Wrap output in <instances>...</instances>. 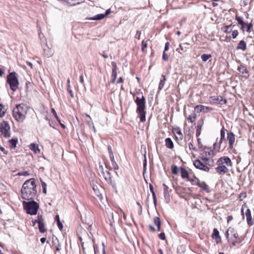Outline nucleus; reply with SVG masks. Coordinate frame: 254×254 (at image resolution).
Instances as JSON below:
<instances>
[{
	"mask_svg": "<svg viewBox=\"0 0 254 254\" xmlns=\"http://www.w3.org/2000/svg\"><path fill=\"white\" fill-rule=\"evenodd\" d=\"M216 164L218 166L215 168V170L220 175L225 174L229 171V169L224 165V164H225L227 167H231L232 166V162L228 156L220 157L217 160Z\"/></svg>",
	"mask_w": 254,
	"mask_h": 254,
	"instance_id": "nucleus-1",
	"label": "nucleus"
},
{
	"mask_svg": "<svg viewBox=\"0 0 254 254\" xmlns=\"http://www.w3.org/2000/svg\"><path fill=\"white\" fill-rule=\"evenodd\" d=\"M135 102L137 106L136 113L140 118V121L141 122H144L146 121V112L145 111V99L143 95L141 98L137 97L135 100Z\"/></svg>",
	"mask_w": 254,
	"mask_h": 254,
	"instance_id": "nucleus-2",
	"label": "nucleus"
},
{
	"mask_svg": "<svg viewBox=\"0 0 254 254\" xmlns=\"http://www.w3.org/2000/svg\"><path fill=\"white\" fill-rule=\"evenodd\" d=\"M21 197L23 199H32V178L26 181L21 190Z\"/></svg>",
	"mask_w": 254,
	"mask_h": 254,
	"instance_id": "nucleus-3",
	"label": "nucleus"
},
{
	"mask_svg": "<svg viewBox=\"0 0 254 254\" xmlns=\"http://www.w3.org/2000/svg\"><path fill=\"white\" fill-rule=\"evenodd\" d=\"M26 114V106L24 104H19L13 110V116L19 122H22L25 119Z\"/></svg>",
	"mask_w": 254,
	"mask_h": 254,
	"instance_id": "nucleus-4",
	"label": "nucleus"
},
{
	"mask_svg": "<svg viewBox=\"0 0 254 254\" xmlns=\"http://www.w3.org/2000/svg\"><path fill=\"white\" fill-rule=\"evenodd\" d=\"M6 82L9 85L10 89L15 91L19 85L17 74L14 71L9 73L7 76Z\"/></svg>",
	"mask_w": 254,
	"mask_h": 254,
	"instance_id": "nucleus-5",
	"label": "nucleus"
},
{
	"mask_svg": "<svg viewBox=\"0 0 254 254\" xmlns=\"http://www.w3.org/2000/svg\"><path fill=\"white\" fill-rule=\"evenodd\" d=\"M10 126L8 123L3 121L0 124V131L5 138L10 136Z\"/></svg>",
	"mask_w": 254,
	"mask_h": 254,
	"instance_id": "nucleus-6",
	"label": "nucleus"
},
{
	"mask_svg": "<svg viewBox=\"0 0 254 254\" xmlns=\"http://www.w3.org/2000/svg\"><path fill=\"white\" fill-rule=\"evenodd\" d=\"M227 130L224 128V127L220 130V138L219 140V142H217L218 139L216 140V142L213 144L214 149L217 151H219L221 148V145L223 141H225V131Z\"/></svg>",
	"mask_w": 254,
	"mask_h": 254,
	"instance_id": "nucleus-7",
	"label": "nucleus"
},
{
	"mask_svg": "<svg viewBox=\"0 0 254 254\" xmlns=\"http://www.w3.org/2000/svg\"><path fill=\"white\" fill-rule=\"evenodd\" d=\"M228 233H230V235L232 236L235 240L232 242L233 246H236L237 244L241 243L242 240L241 237H239L237 232L234 228L230 227L228 229Z\"/></svg>",
	"mask_w": 254,
	"mask_h": 254,
	"instance_id": "nucleus-8",
	"label": "nucleus"
},
{
	"mask_svg": "<svg viewBox=\"0 0 254 254\" xmlns=\"http://www.w3.org/2000/svg\"><path fill=\"white\" fill-rule=\"evenodd\" d=\"M34 223H37L38 224V227L40 232L44 233L46 232L47 229L45 228L44 219L41 215L38 216V219L36 220Z\"/></svg>",
	"mask_w": 254,
	"mask_h": 254,
	"instance_id": "nucleus-9",
	"label": "nucleus"
},
{
	"mask_svg": "<svg viewBox=\"0 0 254 254\" xmlns=\"http://www.w3.org/2000/svg\"><path fill=\"white\" fill-rule=\"evenodd\" d=\"M194 110L197 113L202 112L203 113H207L212 111L213 109L210 107L199 105L195 107Z\"/></svg>",
	"mask_w": 254,
	"mask_h": 254,
	"instance_id": "nucleus-10",
	"label": "nucleus"
},
{
	"mask_svg": "<svg viewBox=\"0 0 254 254\" xmlns=\"http://www.w3.org/2000/svg\"><path fill=\"white\" fill-rule=\"evenodd\" d=\"M193 165L197 169H199L206 172H208L209 171V168L202 163L201 161L198 159L194 161Z\"/></svg>",
	"mask_w": 254,
	"mask_h": 254,
	"instance_id": "nucleus-11",
	"label": "nucleus"
},
{
	"mask_svg": "<svg viewBox=\"0 0 254 254\" xmlns=\"http://www.w3.org/2000/svg\"><path fill=\"white\" fill-rule=\"evenodd\" d=\"M22 203L24 209L26 213L32 215V199L28 200V201H23Z\"/></svg>",
	"mask_w": 254,
	"mask_h": 254,
	"instance_id": "nucleus-12",
	"label": "nucleus"
},
{
	"mask_svg": "<svg viewBox=\"0 0 254 254\" xmlns=\"http://www.w3.org/2000/svg\"><path fill=\"white\" fill-rule=\"evenodd\" d=\"M227 139L229 143V148L232 149L233 147L235 140V137L233 132L227 131Z\"/></svg>",
	"mask_w": 254,
	"mask_h": 254,
	"instance_id": "nucleus-13",
	"label": "nucleus"
},
{
	"mask_svg": "<svg viewBox=\"0 0 254 254\" xmlns=\"http://www.w3.org/2000/svg\"><path fill=\"white\" fill-rule=\"evenodd\" d=\"M245 215L247 219V221L249 225H253L254 224V222L252 220V215H251V212L249 208H248L246 210V211L245 212Z\"/></svg>",
	"mask_w": 254,
	"mask_h": 254,
	"instance_id": "nucleus-14",
	"label": "nucleus"
},
{
	"mask_svg": "<svg viewBox=\"0 0 254 254\" xmlns=\"http://www.w3.org/2000/svg\"><path fill=\"white\" fill-rule=\"evenodd\" d=\"M197 185L201 189V190L205 192H208L210 191L208 186L204 182L198 181L197 183Z\"/></svg>",
	"mask_w": 254,
	"mask_h": 254,
	"instance_id": "nucleus-15",
	"label": "nucleus"
},
{
	"mask_svg": "<svg viewBox=\"0 0 254 254\" xmlns=\"http://www.w3.org/2000/svg\"><path fill=\"white\" fill-rule=\"evenodd\" d=\"M173 132L175 135V137L177 140H182L183 137V135L181 132V130L180 128H175L173 130Z\"/></svg>",
	"mask_w": 254,
	"mask_h": 254,
	"instance_id": "nucleus-16",
	"label": "nucleus"
},
{
	"mask_svg": "<svg viewBox=\"0 0 254 254\" xmlns=\"http://www.w3.org/2000/svg\"><path fill=\"white\" fill-rule=\"evenodd\" d=\"M212 99L216 102V103L220 104L221 105L226 104L227 101L226 99H223L222 96L215 97L214 96L212 98Z\"/></svg>",
	"mask_w": 254,
	"mask_h": 254,
	"instance_id": "nucleus-17",
	"label": "nucleus"
},
{
	"mask_svg": "<svg viewBox=\"0 0 254 254\" xmlns=\"http://www.w3.org/2000/svg\"><path fill=\"white\" fill-rule=\"evenodd\" d=\"M212 237L213 239H215L217 243H218L219 242L221 241V237L219 236V231L216 229H214L213 230Z\"/></svg>",
	"mask_w": 254,
	"mask_h": 254,
	"instance_id": "nucleus-18",
	"label": "nucleus"
},
{
	"mask_svg": "<svg viewBox=\"0 0 254 254\" xmlns=\"http://www.w3.org/2000/svg\"><path fill=\"white\" fill-rule=\"evenodd\" d=\"M103 176L104 179L110 184H112V179L111 177L110 173L109 171H106V173L103 172H102Z\"/></svg>",
	"mask_w": 254,
	"mask_h": 254,
	"instance_id": "nucleus-19",
	"label": "nucleus"
},
{
	"mask_svg": "<svg viewBox=\"0 0 254 254\" xmlns=\"http://www.w3.org/2000/svg\"><path fill=\"white\" fill-rule=\"evenodd\" d=\"M237 49L242 50L244 51H245L247 49V45L245 41L244 40L240 41L238 44Z\"/></svg>",
	"mask_w": 254,
	"mask_h": 254,
	"instance_id": "nucleus-20",
	"label": "nucleus"
},
{
	"mask_svg": "<svg viewBox=\"0 0 254 254\" xmlns=\"http://www.w3.org/2000/svg\"><path fill=\"white\" fill-rule=\"evenodd\" d=\"M18 142L17 138H12L10 140H9V146L11 148L13 149L15 148L16 146V145Z\"/></svg>",
	"mask_w": 254,
	"mask_h": 254,
	"instance_id": "nucleus-21",
	"label": "nucleus"
},
{
	"mask_svg": "<svg viewBox=\"0 0 254 254\" xmlns=\"http://www.w3.org/2000/svg\"><path fill=\"white\" fill-rule=\"evenodd\" d=\"M117 216L118 213L117 212H115V214L114 212L112 211H109L108 212V217L109 219V221L110 223H113L114 222V216Z\"/></svg>",
	"mask_w": 254,
	"mask_h": 254,
	"instance_id": "nucleus-22",
	"label": "nucleus"
},
{
	"mask_svg": "<svg viewBox=\"0 0 254 254\" xmlns=\"http://www.w3.org/2000/svg\"><path fill=\"white\" fill-rule=\"evenodd\" d=\"M165 145L167 147L170 149H172L174 147V143L172 139L169 137L166 138Z\"/></svg>",
	"mask_w": 254,
	"mask_h": 254,
	"instance_id": "nucleus-23",
	"label": "nucleus"
},
{
	"mask_svg": "<svg viewBox=\"0 0 254 254\" xmlns=\"http://www.w3.org/2000/svg\"><path fill=\"white\" fill-rule=\"evenodd\" d=\"M53 247H55V248L56 249V251H60L61 249V246L59 244V240L57 238H56L55 239H53Z\"/></svg>",
	"mask_w": 254,
	"mask_h": 254,
	"instance_id": "nucleus-24",
	"label": "nucleus"
},
{
	"mask_svg": "<svg viewBox=\"0 0 254 254\" xmlns=\"http://www.w3.org/2000/svg\"><path fill=\"white\" fill-rule=\"evenodd\" d=\"M203 125V120H200L198 121V125H197V128L196 132V135L197 136H199L200 134L201 130V128H202Z\"/></svg>",
	"mask_w": 254,
	"mask_h": 254,
	"instance_id": "nucleus-25",
	"label": "nucleus"
},
{
	"mask_svg": "<svg viewBox=\"0 0 254 254\" xmlns=\"http://www.w3.org/2000/svg\"><path fill=\"white\" fill-rule=\"evenodd\" d=\"M237 70L241 73L244 74H248V71L246 68V67L244 65H241L239 66L237 68Z\"/></svg>",
	"mask_w": 254,
	"mask_h": 254,
	"instance_id": "nucleus-26",
	"label": "nucleus"
},
{
	"mask_svg": "<svg viewBox=\"0 0 254 254\" xmlns=\"http://www.w3.org/2000/svg\"><path fill=\"white\" fill-rule=\"evenodd\" d=\"M39 208V204L33 200V215H36Z\"/></svg>",
	"mask_w": 254,
	"mask_h": 254,
	"instance_id": "nucleus-27",
	"label": "nucleus"
},
{
	"mask_svg": "<svg viewBox=\"0 0 254 254\" xmlns=\"http://www.w3.org/2000/svg\"><path fill=\"white\" fill-rule=\"evenodd\" d=\"M181 177L183 179L188 178L189 177V173L188 171L183 167L181 168Z\"/></svg>",
	"mask_w": 254,
	"mask_h": 254,
	"instance_id": "nucleus-28",
	"label": "nucleus"
},
{
	"mask_svg": "<svg viewBox=\"0 0 254 254\" xmlns=\"http://www.w3.org/2000/svg\"><path fill=\"white\" fill-rule=\"evenodd\" d=\"M93 190H94L95 193H96V195L98 197V198L101 200L102 199V195L101 193L100 192V191L98 190V188L97 186L94 185L93 186Z\"/></svg>",
	"mask_w": 254,
	"mask_h": 254,
	"instance_id": "nucleus-29",
	"label": "nucleus"
},
{
	"mask_svg": "<svg viewBox=\"0 0 254 254\" xmlns=\"http://www.w3.org/2000/svg\"><path fill=\"white\" fill-rule=\"evenodd\" d=\"M110 158V160H111V161L112 163V165L113 167H114V168L115 169H118L119 168V167L115 160L113 153H111Z\"/></svg>",
	"mask_w": 254,
	"mask_h": 254,
	"instance_id": "nucleus-30",
	"label": "nucleus"
},
{
	"mask_svg": "<svg viewBox=\"0 0 254 254\" xmlns=\"http://www.w3.org/2000/svg\"><path fill=\"white\" fill-rule=\"evenodd\" d=\"M234 25H232L230 24L229 25H227L226 26H224L222 28V30L226 33H230L232 30V27H234Z\"/></svg>",
	"mask_w": 254,
	"mask_h": 254,
	"instance_id": "nucleus-31",
	"label": "nucleus"
},
{
	"mask_svg": "<svg viewBox=\"0 0 254 254\" xmlns=\"http://www.w3.org/2000/svg\"><path fill=\"white\" fill-rule=\"evenodd\" d=\"M105 16L103 14H99L94 17L90 18L89 19L92 20H99L103 19Z\"/></svg>",
	"mask_w": 254,
	"mask_h": 254,
	"instance_id": "nucleus-32",
	"label": "nucleus"
},
{
	"mask_svg": "<svg viewBox=\"0 0 254 254\" xmlns=\"http://www.w3.org/2000/svg\"><path fill=\"white\" fill-rule=\"evenodd\" d=\"M33 152L36 154H40L41 151L39 148L38 145L33 143Z\"/></svg>",
	"mask_w": 254,
	"mask_h": 254,
	"instance_id": "nucleus-33",
	"label": "nucleus"
},
{
	"mask_svg": "<svg viewBox=\"0 0 254 254\" xmlns=\"http://www.w3.org/2000/svg\"><path fill=\"white\" fill-rule=\"evenodd\" d=\"M162 77H163V79L160 80V82L159 85V87H158V89L159 90H161L164 87L165 81L166 80L165 75H162Z\"/></svg>",
	"mask_w": 254,
	"mask_h": 254,
	"instance_id": "nucleus-34",
	"label": "nucleus"
},
{
	"mask_svg": "<svg viewBox=\"0 0 254 254\" xmlns=\"http://www.w3.org/2000/svg\"><path fill=\"white\" fill-rule=\"evenodd\" d=\"M236 19L238 21V23L241 25L242 29H243V25H246V24L245 22H244L243 20V18L242 17L236 16Z\"/></svg>",
	"mask_w": 254,
	"mask_h": 254,
	"instance_id": "nucleus-35",
	"label": "nucleus"
},
{
	"mask_svg": "<svg viewBox=\"0 0 254 254\" xmlns=\"http://www.w3.org/2000/svg\"><path fill=\"white\" fill-rule=\"evenodd\" d=\"M6 112V109L0 103V118L4 116Z\"/></svg>",
	"mask_w": 254,
	"mask_h": 254,
	"instance_id": "nucleus-36",
	"label": "nucleus"
},
{
	"mask_svg": "<svg viewBox=\"0 0 254 254\" xmlns=\"http://www.w3.org/2000/svg\"><path fill=\"white\" fill-rule=\"evenodd\" d=\"M55 220L56 221H57V224H58V226L60 230H62L63 228V226L62 222L60 221V217L58 215L56 216Z\"/></svg>",
	"mask_w": 254,
	"mask_h": 254,
	"instance_id": "nucleus-37",
	"label": "nucleus"
},
{
	"mask_svg": "<svg viewBox=\"0 0 254 254\" xmlns=\"http://www.w3.org/2000/svg\"><path fill=\"white\" fill-rule=\"evenodd\" d=\"M67 90L68 92V93L70 94L71 97H73V94L72 91L70 86V80L69 78L67 79Z\"/></svg>",
	"mask_w": 254,
	"mask_h": 254,
	"instance_id": "nucleus-38",
	"label": "nucleus"
},
{
	"mask_svg": "<svg viewBox=\"0 0 254 254\" xmlns=\"http://www.w3.org/2000/svg\"><path fill=\"white\" fill-rule=\"evenodd\" d=\"M164 187V197L166 198L169 196V191H168V187L165 184H163Z\"/></svg>",
	"mask_w": 254,
	"mask_h": 254,
	"instance_id": "nucleus-39",
	"label": "nucleus"
},
{
	"mask_svg": "<svg viewBox=\"0 0 254 254\" xmlns=\"http://www.w3.org/2000/svg\"><path fill=\"white\" fill-rule=\"evenodd\" d=\"M211 57V55L208 54H203L201 56V58L203 62H206Z\"/></svg>",
	"mask_w": 254,
	"mask_h": 254,
	"instance_id": "nucleus-40",
	"label": "nucleus"
},
{
	"mask_svg": "<svg viewBox=\"0 0 254 254\" xmlns=\"http://www.w3.org/2000/svg\"><path fill=\"white\" fill-rule=\"evenodd\" d=\"M117 71H115V70L113 71L112 70V76H111V77H112L111 81L112 83H114L115 82L116 78H117Z\"/></svg>",
	"mask_w": 254,
	"mask_h": 254,
	"instance_id": "nucleus-41",
	"label": "nucleus"
},
{
	"mask_svg": "<svg viewBox=\"0 0 254 254\" xmlns=\"http://www.w3.org/2000/svg\"><path fill=\"white\" fill-rule=\"evenodd\" d=\"M147 46V41L143 40L142 41L141 43V50L143 52H144L145 51V49L146 48Z\"/></svg>",
	"mask_w": 254,
	"mask_h": 254,
	"instance_id": "nucleus-42",
	"label": "nucleus"
},
{
	"mask_svg": "<svg viewBox=\"0 0 254 254\" xmlns=\"http://www.w3.org/2000/svg\"><path fill=\"white\" fill-rule=\"evenodd\" d=\"M179 172V168L176 165L172 166V172L173 174L176 175Z\"/></svg>",
	"mask_w": 254,
	"mask_h": 254,
	"instance_id": "nucleus-43",
	"label": "nucleus"
},
{
	"mask_svg": "<svg viewBox=\"0 0 254 254\" xmlns=\"http://www.w3.org/2000/svg\"><path fill=\"white\" fill-rule=\"evenodd\" d=\"M196 119V116L195 114L190 115L188 118V120L190 123H193Z\"/></svg>",
	"mask_w": 254,
	"mask_h": 254,
	"instance_id": "nucleus-44",
	"label": "nucleus"
},
{
	"mask_svg": "<svg viewBox=\"0 0 254 254\" xmlns=\"http://www.w3.org/2000/svg\"><path fill=\"white\" fill-rule=\"evenodd\" d=\"M41 181L42 187L43 188V192L45 194H46L47 193V185L45 182L42 181L41 180Z\"/></svg>",
	"mask_w": 254,
	"mask_h": 254,
	"instance_id": "nucleus-45",
	"label": "nucleus"
},
{
	"mask_svg": "<svg viewBox=\"0 0 254 254\" xmlns=\"http://www.w3.org/2000/svg\"><path fill=\"white\" fill-rule=\"evenodd\" d=\"M52 112L53 114V115H54V116L55 117V118H56L58 122H60V120L59 117L58 116L54 108L52 109Z\"/></svg>",
	"mask_w": 254,
	"mask_h": 254,
	"instance_id": "nucleus-46",
	"label": "nucleus"
},
{
	"mask_svg": "<svg viewBox=\"0 0 254 254\" xmlns=\"http://www.w3.org/2000/svg\"><path fill=\"white\" fill-rule=\"evenodd\" d=\"M238 34L239 32L237 30H235L233 31L232 33V38L234 39L236 38L238 36Z\"/></svg>",
	"mask_w": 254,
	"mask_h": 254,
	"instance_id": "nucleus-47",
	"label": "nucleus"
},
{
	"mask_svg": "<svg viewBox=\"0 0 254 254\" xmlns=\"http://www.w3.org/2000/svg\"><path fill=\"white\" fill-rule=\"evenodd\" d=\"M154 223L155 225L158 224V223L161 221L160 219L158 217H155L153 219Z\"/></svg>",
	"mask_w": 254,
	"mask_h": 254,
	"instance_id": "nucleus-48",
	"label": "nucleus"
},
{
	"mask_svg": "<svg viewBox=\"0 0 254 254\" xmlns=\"http://www.w3.org/2000/svg\"><path fill=\"white\" fill-rule=\"evenodd\" d=\"M158 236L159 238L162 240H164L166 239V236L164 233H161L160 234H159Z\"/></svg>",
	"mask_w": 254,
	"mask_h": 254,
	"instance_id": "nucleus-49",
	"label": "nucleus"
},
{
	"mask_svg": "<svg viewBox=\"0 0 254 254\" xmlns=\"http://www.w3.org/2000/svg\"><path fill=\"white\" fill-rule=\"evenodd\" d=\"M162 58L165 61H166L168 60L169 56L167 54H166V52H163Z\"/></svg>",
	"mask_w": 254,
	"mask_h": 254,
	"instance_id": "nucleus-50",
	"label": "nucleus"
},
{
	"mask_svg": "<svg viewBox=\"0 0 254 254\" xmlns=\"http://www.w3.org/2000/svg\"><path fill=\"white\" fill-rule=\"evenodd\" d=\"M112 66H113L112 70L113 71V70L117 71V66L116 63L115 62H112Z\"/></svg>",
	"mask_w": 254,
	"mask_h": 254,
	"instance_id": "nucleus-51",
	"label": "nucleus"
},
{
	"mask_svg": "<svg viewBox=\"0 0 254 254\" xmlns=\"http://www.w3.org/2000/svg\"><path fill=\"white\" fill-rule=\"evenodd\" d=\"M181 51H185V49L182 45H180L179 48L177 49V51L181 54Z\"/></svg>",
	"mask_w": 254,
	"mask_h": 254,
	"instance_id": "nucleus-52",
	"label": "nucleus"
},
{
	"mask_svg": "<svg viewBox=\"0 0 254 254\" xmlns=\"http://www.w3.org/2000/svg\"><path fill=\"white\" fill-rule=\"evenodd\" d=\"M29 174L28 173V172L27 171H24V172H19L17 175H19V176H26V175H28Z\"/></svg>",
	"mask_w": 254,
	"mask_h": 254,
	"instance_id": "nucleus-53",
	"label": "nucleus"
},
{
	"mask_svg": "<svg viewBox=\"0 0 254 254\" xmlns=\"http://www.w3.org/2000/svg\"><path fill=\"white\" fill-rule=\"evenodd\" d=\"M0 150L1 151H2L4 154L5 155H7V153H8V151H6L4 147H3L2 146H0Z\"/></svg>",
	"mask_w": 254,
	"mask_h": 254,
	"instance_id": "nucleus-54",
	"label": "nucleus"
},
{
	"mask_svg": "<svg viewBox=\"0 0 254 254\" xmlns=\"http://www.w3.org/2000/svg\"><path fill=\"white\" fill-rule=\"evenodd\" d=\"M169 43L168 42H167L165 43L164 52L167 51L169 50Z\"/></svg>",
	"mask_w": 254,
	"mask_h": 254,
	"instance_id": "nucleus-55",
	"label": "nucleus"
},
{
	"mask_svg": "<svg viewBox=\"0 0 254 254\" xmlns=\"http://www.w3.org/2000/svg\"><path fill=\"white\" fill-rule=\"evenodd\" d=\"M70 0H67V3L70 6H75L76 5V3L71 2L70 1Z\"/></svg>",
	"mask_w": 254,
	"mask_h": 254,
	"instance_id": "nucleus-56",
	"label": "nucleus"
},
{
	"mask_svg": "<svg viewBox=\"0 0 254 254\" xmlns=\"http://www.w3.org/2000/svg\"><path fill=\"white\" fill-rule=\"evenodd\" d=\"M140 35H141V32H140V31H136V38H137L138 40H140Z\"/></svg>",
	"mask_w": 254,
	"mask_h": 254,
	"instance_id": "nucleus-57",
	"label": "nucleus"
},
{
	"mask_svg": "<svg viewBox=\"0 0 254 254\" xmlns=\"http://www.w3.org/2000/svg\"><path fill=\"white\" fill-rule=\"evenodd\" d=\"M108 151H109V156H110L111 153H113V152L112 151V147H111V146L110 145L108 146Z\"/></svg>",
	"mask_w": 254,
	"mask_h": 254,
	"instance_id": "nucleus-58",
	"label": "nucleus"
},
{
	"mask_svg": "<svg viewBox=\"0 0 254 254\" xmlns=\"http://www.w3.org/2000/svg\"><path fill=\"white\" fill-rule=\"evenodd\" d=\"M252 24L251 23H250L249 24L247 25V32H250L251 28L252 27Z\"/></svg>",
	"mask_w": 254,
	"mask_h": 254,
	"instance_id": "nucleus-59",
	"label": "nucleus"
},
{
	"mask_svg": "<svg viewBox=\"0 0 254 254\" xmlns=\"http://www.w3.org/2000/svg\"><path fill=\"white\" fill-rule=\"evenodd\" d=\"M111 13V10H110V9H108L107 10H106V12L105 14H103L105 16L108 15L110 13Z\"/></svg>",
	"mask_w": 254,
	"mask_h": 254,
	"instance_id": "nucleus-60",
	"label": "nucleus"
},
{
	"mask_svg": "<svg viewBox=\"0 0 254 254\" xmlns=\"http://www.w3.org/2000/svg\"><path fill=\"white\" fill-rule=\"evenodd\" d=\"M80 82L82 83V84H84V78L83 76L82 75L80 76Z\"/></svg>",
	"mask_w": 254,
	"mask_h": 254,
	"instance_id": "nucleus-61",
	"label": "nucleus"
},
{
	"mask_svg": "<svg viewBox=\"0 0 254 254\" xmlns=\"http://www.w3.org/2000/svg\"><path fill=\"white\" fill-rule=\"evenodd\" d=\"M149 189H150V191L152 193L155 192L154 190L153 186L151 184H150V185H149Z\"/></svg>",
	"mask_w": 254,
	"mask_h": 254,
	"instance_id": "nucleus-62",
	"label": "nucleus"
},
{
	"mask_svg": "<svg viewBox=\"0 0 254 254\" xmlns=\"http://www.w3.org/2000/svg\"><path fill=\"white\" fill-rule=\"evenodd\" d=\"M233 219V217L232 216H228L227 218V222H229L230 221H231Z\"/></svg>",
	"mask_w": 254,
	"mask_h": 254,
	"instance_id": "nucleus-63",
	"label": "nucleus"
},
{
	"mask_svg": "<svg viewBox=\"0 0 254 254\" xmlns=\"http://www.w3.org/2000/svg\"><path fill=\"white\" fill-rule=\"evenodd\" d=\"M149 228L151 230L152 232H155L156 231L155 228L152 226L151 225H149Z\"/></svg>",
	"mask_w": 254,
	"mask_h": 254,
	"instance_id": "nucleus-64",
	"label": "nucleus"
}]
</instances>
